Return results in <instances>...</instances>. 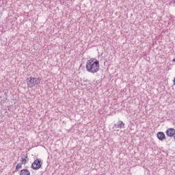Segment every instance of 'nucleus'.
I'll use <instances>...</instances> for the list:
<instances>
[{
    "label": "nucleus",
    "mask_w": 175,
    "mask_h": 175,
    "mask_svg": "<svg viewBox=\"0 0 175 175\" xmlns=\"http://www.w3.org/2000/svg\"><path fill=\"white\" fill-rule=\"evenodd\" d=\"M85 68L89 73H98L100 68L99 61L95 58H92L86 62Z\"/></svg>",
    "instance_id": "f257e3e1"
},
{
    "label": "nucleus",
    "mask_w": 175,
    "mask_h": 175,
    "mask_svg": "<svg viewBox=\"0 0 175 175\" xmlns=\"http://www.w3.org/2000/svg\"><path fill=\"white\" fill-rule=\"evenodd\" d=\"M26 81H27L28 88H32L36 85H39V84H40V81H42V78L40 77L35 78V77H29L26 79Z\"/></svg>",
    "instance_id": "f03ea898"
},
{
    "label": "nucleus",
    "mask_w": 175,
    "mask_h": 175,
    "mask_svg": "<svg viewBox=\"0 0 175 175\" xmlns=\"http://www.w3.org/2000/svg\"><path fill=\"white\" fill-rule=\"evenodd\" d=\"M42 165H43L42 161L39 159H37L33 162V163L31 165V167L33 170H39V169L42 167Z\"/></svg>",
    "instance_id": "7ed1b4c3"
},
{
    "label": "nucleus",
    "mask_w": 175,
    "mask_h": 175,
    "mask_svg": "<svg viewBox=\"0 0 175 175\" xmlns=\"http://www.w3.org/2000/svg\"><path fill=\"white\" fill-rule=\"evenodd\" d=\"M165 133L169 137H173L175 135V129L173 128L168 129Z\"/></svg>",
    "instance_id": "20e7f679"
},
{
    "label": "nucleus",
    "mask_w": 175,
    "mask_h": 175,
    "mask_svg": "<svg viewBox=\"0 0 175 175\" xmlns=\"http://www.w3.org/2000/svg\"><path fill=\"white\" fill-rule=\"evenodd\" d=\"M157 136L159 140H160L161 142H163V140H165V139L166 138L165 133L162 131L158 132Z\"/></svg>",
    "instance_id": "39448f33"
},
{
    "label": "nucleus",
    "mask_w": 175,
    "mask_h": 175,
    "mask_svg": "<svg viewBox=\"0 0 175 175\" xmlns=\"http://www.w3.org/2000/svg\"><path fill=\"white\" fill-rule=\"evenodd\" d=\"M29 161V159H28V154H25L24 157L21 159V163L22 165H25Z\"/></svg>",
    "instance_id": "423d86ee"
},
{
    "label": "nucleus",
    "mask_w": 175,
    "mask_h": 175,
    "mask_svg": "<svg viewBox=\"0 0 175 175\" xmlns=\"http://www.w3.org/2000/svg\"><path fill=\"white\" fill-rule=\"evenodd\" d=\"M117 128H119V129H122V128H125V124L124 122L120 120L117 122Z\"/></svg>",
    "instance_id": "0eeeda50"
},
{
    "label": "nucleus",
    "mask_w": 175,
    "mask_h": 175,
    "mask_svg": "<svg viewBox=\"0 0 175 175\" xmlns=\"http://www.w3.org/2000/svg\"><path fill=\"white\" fill-rule=\"evenodd\" d=\"M20 175H31V172L27 169L22 170L20 172Z\"/></svg>",
    "instance_id": "6e6552de"
},
{
    "label": "nucleus",
    "mask_w": 175,
    "mask_h": 175,
    "mask_svg": "<svg viewBox=\"0 0 175 175\" xmlns=\"http://www.w3.org/2000/svg\"><path fill=\"white\" fill-rule=\"evenodd\" d=\"M21 167H23V164L21 163H19L16 165L15 170H19V169H21Z\"/></svg>",
    "instance_id": "1a4fd4ad"
},
{
    "label": "nucleus",
    "mask_w": 175,
    "mask_h": 175,
    "mask_svg": "<svg viewBox=\"0 0 175 175\" xmlns=\"http://www.w3.org/2000/svg\"><path fill=\"white\" fill-rule=\"evenodd\" d=\"M172 61H173V62H175V59H173V60H172Z\"/></svg>",
    "instance_id": "9d476101"
},
{
    "label": "nucleus",
    "mask_w": 175,
    "mask_h": 175,
    "mask_svg": "<svg viewBox=\"0 0 175 175\" xmlns=\"http://www.w3.org/2000/svg\"><path fill=\"white\" fill-rule=\"evenodd\" d=\"M174 2H175V0H174Z\"/></svg>",
    "instance_id": "9b49d317"
}]
</instances>
